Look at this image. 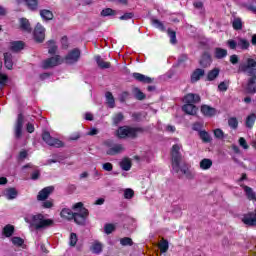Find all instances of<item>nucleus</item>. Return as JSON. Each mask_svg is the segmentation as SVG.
<instances>
[{
  "label": "nucleus",
  "instance_id": "61",
  "mask_svg": "<svg viewBox=\"0 0 256 256\" xmlns=\"http://www.w3.org/2000/svg\"><path fill=\"white\" fill-rule=\"evenodd\" d=\"M44 209H51L53 207V202L51 200H46L42 203Z\"/></svg>",
  "mask_w": 256,
  "mask_h": 256
},
{
  "label": "nucleus",
  "instance_id": "8",
  "mask_svg": "<svg viewBox=\"0 0 256 256\" xmlns=\"http://www.w3.org/2000/svg\"><path fill=\"white\" fill-rule=\"evenodd\" d=\"M80 57H81V51L75 48L70 52H68V54L65 56L64 63H66L67 65H75V63L79 61Z\"/></svg>",
  "mask_w": 256,
  "mask_h": 256
},
{
  "label": "nucleus",
  "instance_id": "63",
  "mask_svg": "<svg viewBox=\"0 0 256 256\" xmlns=\"http://www.w3.org/2000/svg\"><path fill=\"white\" fill-rule=\"evenodd\" d=\"M228 47L230 49H237L238 43L235 40H228Z\"/></svg>",
  "mask_w": 256,
  "mask_h": 256
},
{
  "label": "nucleus",
  "instance_id": "57",
  "mask_svg": "<svg viewBox=\"0 0 256 256\" xmlns=\"http://www.w3.org/2000/svg\"><path fill=\"white\" fill-rule=\"evenodd\" d=\"M219 91H227L229 89V82L223 81L218 85Z\"/></svg>",
  "mask_w": 256,
  "mask_h": 256
},
{
  "label": "nucleus",
  "instance_id": "19",
  "mask_svg": "<svg viewBox=\"0 0 256 256\" xmlns=\"http://www.w3.org/2000/svg\"><path fill=\"white\" fill-rule=\"evenodd\" d=\"M242 188L244 189V193L249 201H256V193L253 188L245 185H242Z\"/></svg>",
  "mask_w": 256,
  "mask_h": 256
},
{
  "label": "nucleus",
  "instance_id": "51",
  "mask_svg": "<svg viewBox=\"0 0 256 256\" xmlns=\"http://www.w3.org/2000/svg\"><path fill=\"white\" fill-rule=\"evenodd\" d=\"M135 192L131 188H127L124 190V199H133Z\"/></svg>",
  "mask_w": 256,
  "mask_h": 256
},
{
  "label": "nucleus",
  "instance_id": "25",
  "mask_svg": "<svg viewBox=\"0 0 256 256\" xmlns=\"http://www.w3.org/2000/svg\"><path fill=\"white\" fill-rule=\"evenodd\" d=\"M105 99L107 107H109V109H115V97H113V93L106 92Z\"/></svg>",
  "mask_w": 256,
  "mask_h": 256
},
{
  "label": "nucleus",
  "instance_id": "1",
  "mask_svg": "<svg viewBox=\"0 0 256 256\" xmlns=\"http://www.w3.org/2000/svg\"><path fill=\"white\" fill-rule=\"evenodd\" d=\"M239 71L247 73L250 77L247 81L245 91L248 95H255L256 93V61L255 59L248 58L246 63L239 65Z\"/></svg>",
  "mask_w": 256,
  "mask_h": 256
},
{
  "label": "nucleus",
  "instance_id": "58",
  "mask_svg": "<svg viewBox=\"0 0 256 256\" xmlns=\"http://www.w3.org/2000/svg\"><path fill=\"white\" fill-rule=\"evenodd\" d=\"M192 129L193 131H198V133H201V131H203V124H201L200 122H196L193 124Z\"/></svg>",
  "mask_w": 256,
  "mask_h": 256
},
{
  "label": "nucleus",
  "instance_id": "10",
  "mask_svg": "<svg viewBox=\"0 0 256 256\" xmlns=\"http://www.w3.org/2000/svg\"><path fill=\"white\" fill-rule=\"evenodd\" d=\"M42 139L50 147H63L62 141L57 138L51 137V134L49 132H43Z\"/></svg>",
  "mask_w": 256,
  "mask_h": 256
},
{
  "label": "nucleus",
  "instance_id": "27",
  "mask_svg": "<svg viewBox=\"0 0 256 256\" xmlns=\"http://www.w3.org/2000/svg\"><path fill=\"white\" fill-rule=\"evenodd\" d=\"M221 70L219 68H214L207 73V81H215L219 77Z\"/></svg>",
  "mask_w": 256,
  "mask_h": 256
},
{
  "label": "nucleus",
  "instance_id": "20",
  "mask_svg": "<svg viewBox=\"0 0 256 256\" xmlns=\"http://www.w3.org/2000/svg\"><path fill=\"white\" fill-rule=\"evenodd\" d=\"M182 111L187 115H197V106H195V104H184Z\"/></svg>",
  "mask_w": 256,
  "mask_h": 256
},
{
  "label": "nucleus",
  "instance_id": "28",
  "mask_svg": "<svg viewBox=\"0 0 256 256\" xmlns=\"http://www.w3.org/2000/svg\"><path fill=\"white\" fill-rule=\"evenodd\" d=\"M4 195H5L6 199L11 201L13 199H17L18 193L15 188H8L4 191Z\"/></svg>",
  "mask_w": 256,
  "mask_h": 256
},
{
  "label": "nucleus",
  "instance_id": "50",
  "mask_svg": "<svg viewBox=\"0 0 256 256\" xmlns=\"http://www.w3.org/2000/svg\"><path fill=\"white\" fill-rule=\"evenodd\" d=\"M101 15H102V17H111V16L115 15V10H113L111 8H106V9L102 10Z\"/></svg>",
  "mask_w": 256,
  "mask_h": 256
},
{
  "label": "nucleus",
  "instance_id": "11",
  "mask_svg": "<svg viewBox=\"0 0 256 256\" xmlns=\"http://www.w3.org/2000/svg\"><path fill=\"white\" fill-rule=\"evenodd\" d=\"M34 39L37 43H43L45 41V28L41 23H37L34 29Z\"/></svg>",
  "mask_w": 256,
  "mask_h": 256
},
{
  "label": "nucleus",
  "instance_id": "7",
  "mask_svg": "<svg viewBox=\"0 0 256 256\" xmlns=\"http://www.w3.org/2000/svg\"><path fill=\"white\" fill-rule=\"evenodd\" d=\"M105 145L106 147H108V149L106 150V155H120V153H123V151H125V146L121 143H113L111 140H108L105 142Z\"/></svg>",
  "mask_w": 256,
  "mask_h": 256
},
{
  "label": "nucleus",
  "instance_id": "49",
  "mask_svg": "<svg viewBox=\"0 0 256 256\" xmlns=\"http://www.w3.org/2000/svg\"><path fill=\"white\" fill-rule=\"evenodd\" d=\"M120 245H122L123 247H131V245H133V240L129 237H124L120 240Z\"/></svg>",
  "mask_w": 256,
  "mask_h": 256
},
{
  "label": "nucleus",
  "instance_id": "30",
  "mask_svg": "<svg viewBox=\"0 0 256 256\" xmlns=\"http://www.w3.org/2000/svg\"><path fill=\"white\" fill-rule=\"evenodd\" d=\"M95 61L100 69H109V67H111V63L105 62L101 59V56H96Z\"/></svg>",
  "mask_w": 256,
  "mask_h": 256
},
{
  "label": "nucleus",
  "instance_id": "64",
  "mask_svg": "<svg viewBox=\"0 0 256 256\" xmlns=\"http://www.w3.org/2000/svg\"><path fill=\"white\" fill-rule=\"evenodd\" d=\"M185 61H187V55L185 54L180 55V57L178 58V65L185 63Z\"/></svg>",
  "mask_w": 256,
  "mask_h": 256
},
{
  "label": "nucleus",
  "instance_id": "32",
  "mask_svg": "<svg viewBox=\"0 0 256 256\" xmlns=\"http://www.w3.org/2000/svg\"><path fill=\"white\" fill-rule=\"evenodd\" d=\"M232 26L235 31H241V29H243V21L241 20V18L235 17L232 20Z\"/></svg>",
  "mask_w": 256,
  "mask_h": 256
},
{
  "label": "nucleus",
  "instance_id": "54",
  "mask_svg": "<svg viewBox=\"0 0 256 256\" xmlns=\"http://www.w3.org/2000/svg\"><path fill=\"white\" fill-rule=\"evenodd\" d=\"M112 231H115V226H113V224H106L104 226V232L106 233V235H111Z\"/></svg>",
  "mask_w": 256,
  "mask_h": 256
},
{
  "label": "nucleus",
  "instance_id": "14",
  "mask_svg": "<svg viewBox=\"0 0 256 256\" xmlns=\"http://www.w3.org/2000/svg\"><path fill=\"white\" fill-rule=\"evenodd\" d=\"M183 101L185 105H195V103H199V101H201V96H199V94L189 93L184 96Z\"/></svg>",
  "mask_w": 256,
  "mask_h": 256
},
{
  "label": "nucleus",
  "instance_id": "62",
  "mask_svg": "<svg viewBox=\"0 0 256 256\" xmlns=\"http://www.w3.org/2000/svg\"><path fill=\"white\" fill-rule=\"evenodd\" d=\"M230 62L232 63V65H237L239 63V56L233 54L232 56H230Z\"/></svg>",
  "mask_w": 256,
  "mask_h": 256
},
{
  "label": "nucleus",
  "instance_id": "24",
  "mask_svg": "<svg viewBox=\"0 0 256 256\" xmlns=\"http://www.w3.org/2000/svg\"><path fill=\"white\" fill-rule=\"evenodd\" d=\"M4 65L6 69H13V55L9 52L4 53Z\"/></svg>",
  "mask_w": 256,
  "mask_h": 256
},
{
  "label": "nucleus",
  "instance_id": "59",
  "mask_svg": "<svg viewBox=\"0 0 256 256\" xmlns=\"http://www.w3.org/2000/svg\"><path fill=\"white\" fill-rule=\"evenodd\" d=\"M102 169L104 171H113V164L111 162H106L102 164Z\"/></svg>",
  "mask_w": 256,
  "mask_h": 256
},
{
  "label": "nucleus",
  "instance_id": "15",
  "mask_svg": "<svg viewBox=\"0 0 256 256\" xmlns=\"http://www.w3.org/2000/svg\"><path fill=\"white\" fill-rule=\"evenodd\" d=\"M204 76H205V70H203L201 68H197L191 74L190 81H191V83H197V81H200L201 77H204Z\"/></svg>",
  "mask_w": 256,
  "mask_h": 256
},
{
  "label": "nucleus",
  "instance_id": "26",
  "mask_svg": "<svg viewBox=\"0 0 256 256\" xmlns=\"http://www.w3.org/2000/svg\"><path fill=\"white\" fill-rule=\"evenodd\" d=\"M213 167V160L209 158H204L200 161V169L207 171Z\"/></svg>",
  "mask_w": 256,
  "mask_h": 256
},
{
  "label": "nucleus",
  "instance_id": "46",
  "mask_svg": "<svg viewBox=\"0 0 256 256\" xmlns=\"http://www.w3.org/2000/svg\"><path fill=\"white\" fill-rule=\"evenodd\" d=\"M123 119H124L123 113H118V114L114 115L112 118L113 125H115V126L119 125V123H121V121H123Z\"/></svg>",
  "mask_w": 256,
  "mask_h": 256
},
{
  "label": "nucleus",
  "instance_id": "33",
  "mask_svg": "<svg viewBox=\"0 0 256 256\" xmlns=\"http://www.w3.org/2000/svg\"><path fill=\"white\" fill-rule=\"evenodd\" d=\"M40 17H42L44 21H51V19H53V12H51V10L46 9L41 10Z\"/></svg>",
  "mask_w": 256,
  "mask_h": 256
},
{
  "label": "nucleus",
  "instance_id": "34",
  "mask_svg": "<svg viewBox=\"0 0 256 256\" xmlns=\"http://www.w3.org/2000/svg\"><path fill=\"white\" fill-rule=\"evenodd\" d=\"M214 55L216 59H225V57H227V50L223 48H215Z\"/></svg>",
  "mask_w": 256,
  "mask_h": 256
},
{
  "label": "nucleus",
  "instance_id": "55",
  "mask_svg": "<svg viewBox=\"0 0 256 256\" xmlns=\"http://www.w3.org/2000/svg\"><path fill=\"white\" fill-rule=\"evenodd\" d=\"M8 77L5 74H0V89H2V87H5V85H7V81H8Z\"/></svg>",
  "mask_w": 256,
  "mask_h": 256
},
{
  "label": "nucleus",
  "instance_id": "35",
  "mask_svg": "<svg viewBox=\"0 0 256 256\" xmlns=\"http://www.w3.org/2000/svg\"><path fill=\"white\" fill-rule=\"evenodd\" d=\"M48 45V53L50 55H55V53H57V43L55 42V40H49L47 42Z\"/></svg>",
  "mask_w": 256,
  "mask_h": 256
},
{
  "label": "nucleus",
  "instance_id": "22",
  "mask_svg": "<svg viewBox=\"0 0 256 256\" xmlns=\"http://www.w3.org/2000/svg\"><path fill=\"white\" fill-rule=\"evenodd\" d=\"M132 77H134V79H136V81H139L140 83H152V79L151 77H148L146 75H143L141 73H133Z\"/></svg>",
  "mask_w": 256,
  "mask_h": 256
},
{
  "label": "nucleus",
  "instance_id": "23",
  "mask_svg": "<svg viewBox=\"0 0 256 256\" xmlns=\"http://www.w3.org/2000/svg\"><path fill=\"white\" fill-rule=\"evenodd\" d=\"M60 216L62 219H67V221H71L73 217L75 216V213H73L72 209L69 208H63L60 212Z\"/></svg>",
  "mask_w": 256,
  "mask_h": 256
},
{
  "label": "nucleus",
  "instance_id": "5",
  "mask_svg": "<svg viewBox=\"0 0 256 256\" xmlns=\"http://www.w3.org/2000/svg\"><path fill=\"white\" fill-rule=\"evenodd\" d=\"M181 144H175L172 146V171L173 173H179L181 163Z\"/></svg>",
  "mask_w": 256,
  "mask_h": 256
},
{
  "label": "nucleus",
  "instance_id": "18",
  "mask_svg": "<svg viewBox=\"0 0 256 256\" xmlns=\"http://www.w3.org/2000/svg\"><path fill=\"white\" fill-rule=\"evenodd\" d=\"M199 63H200V66H201V67H204V68L209 67V66L211 65V63H212L211 54H209V52H205V53L202 55V57H201Z\"/></svg>",
  "mask_w": 256,
  "mask_h": 256
},
{
  "label": "nucleus",
  "instance_id": "37",
  "mask_svg": "<svg viewBox=\"0 0 256 256\" xmlns=\"http://www.w3.org/2000/svg\"><path fill=\"white\" fill-rule=\"evenodd\" d=\"M120 167L123 171L131 170V160L125 158L120 162Z\"/></svg>",
  "mask_w": 256,
  "mask_h": 256
},
{
  "label": "nucleus",
  "instance_id": "41",
  "mask_svg": "<svg viewBox=\"0 0 256 256\" xmlns=\"http://www.w3.org/2000/svg\"><path fill=\"white\" fill-rule=\"evenodd\" d=\"M11 241H12V244L15 245V247H22L23 243H25L23 238L17 237V236L12 237Z\"/></svg>",
  "mask_w": 256,
  "mask_h": 256
},
{
  "label": "nucleus",
  "instance_id": "9",
  "mask_svg": "<svg viewBox=\"0 0 256 256\" xmlns=\"http://www.w3.org/2000/svg\"><path fill=\"white\" fill-rule=\"evenodd\" d=\"M61 63H63V60L61 59V56L57 55L42 61L41 67L42 69H51L52 67L61 65Z\"/></svg>",
  "mask_w": 256,
  "mask_h": 256
},
{
  "label": "nucleus",
  "instance_id": "16",
  "mask_svg": "<svg viewBox=\"0 0 256 256\" xmlns=\"http://www.w3.org/2000/svg\"><path fill=\"white\" fill-rule=\"evenodd\" d=\"M201 113H203L205 117H214V115H217V110L209 105H202Z\"/></svg>",
  "mask_w": 256,
  "mask_h": 256
},
{
  "label": "nucleus",
  "instance_id": "17",
  "mask_svg": "<svg viewBox=\"0 0 256 256\" xmlns=\"http://www.w3.org/2000/svg\"><path fill=\"white\" fill-rule=\"evenodd\" d=\"M255 121H256V114L255 113L249 114L244 121V125L246 129H253V127L255 126Z\"/></svg>",
  "mask_w": 256,
  "mask_h": 256
},
{
  "label": "nucleus",
  "instance_id": "29",
  "mask_svg": "<svg viewBox=\"0 0 256 256\" xmlns=\"http://www.w3.org/2000/svg\"><path fill=\"white\" fill-rule=\"evenodd\" d=\"M19 22L22 31H25L26 33H31V24L29 23V20L27 18H21Z\"/></svg>",
  "mask_w": 256,
  "mask_h": 256
},
{
  "label": "nucleus",
  "instance_id": "60",
  "mask_svg": "<svg viewBox=\"0 0 256 256\" xmlns=\"http://www.w3.org/2000/svg\"><path fill=\"white\" fill-rule=\"evenodd\" d=\"M239 145L243 147V149H249V145H247V141L243 137L239 138Z\"/></svg>",
  "mask_w": 256,
  "mask_h": 256
},
{
  "label": "nucleus",
  "instance_id": "40",
  "mask_svg": "<svg viewBox=\"0 0 256 256\" xmlns=\"http://www.w3.org/2000/svg\"><path fill=\"white\" fill-rule=\"evenodd\" d=\"M25 4L27 5L28 9H30V11H37V0H25Z\"/></svg>",
  "mask_w": 256,
  "mask_h": 256
},
{
  "label": "nucleus",
  "instance_id": "12",
  "mask_svg": "<svg viewBox=\"0 0 256 256\" xmlns=\"http://www.w3.org/2000/svg\"><path fill=\"white\" fill-rule=\"evenodd\" d=\"M242 222L248 227H256V211L244 214Z\"/></svg>",
  "mask_w": 256,
  "mask_h": 256
},
{
  "label": "nucleus",
  "instance_id": "52",
  "mask_svg": "<svg viewBox=\"0 0 256 256\" xmlns=\"http://www.w3.org/2000/svg\"><path fill=\"white\" fill-rule=\"evenodd\" d=\"M214 136L216 139H225V133L220 128L214 130Z\"/></svg>",
  "mask_w": 256,
  "mask_h": 256
},
{
  "label": "nucleus",
  "instance_id": "36",
  "mask_svg": "<svg viewBox=\"0 0 256 256\" xmlns=\"http://www.w3.org/2000/svg\"><path fill=\"white\" fill-rule=\"evenodd\" d=\"M91 251L93 253H95L96 255H99V253H101V251H103V245L100 242L95 241L92 244Z\"/></svg>",
  "mask_w": 256,
  "mask_h": 256
},
{
  "label": "nucleus",
  "instance_id": "21",
  "mask_svg": "<svg viewBox=\"0 0 256 256\" xmlns=\"http://www.w3.org/2000/svg\"><path fill=\"white\" fill-rule=\"evenodd\" d=\"M25 47V43L23 41H13L10 43V49L14 53H19V51H23Z\"/></svg>",
  "mask_w": 256,
  "mask_h": 256
},
{
  "label": "nucleus",
  "instance_id": "39",
  "mask_svg": "<svg viewBox=\"0 0 256 256\" xmlns=\"http://www.w3.org/2000/svg\"><path fill=\"white\" fill-rule=\"evenodd\" d=\"M228 126L230 129H237L239 127V120H237V117H230L228 119Z\"/></svg>",
  "mask_w": 256,
  "mask_h": 256
},
{
  "label": "nucleus",
  "instance_id": "43",
  "mask_svg": "<svg viewBox=\"0 0 256 256\" xmlns=\"http://www.w3.org/2000/svg\"><path fill=\"white\" fill-rule=\"evenodd\" d=\"M199 137L202 139V141H204V143H209L211 141V136L207 133V131H200Z\"/></svg>",
  "mask_w": 256,
  "mask_h": 256
},
{
  "label": "nucleus",
  "instance_id": "2",
  "mask_svg": "<svg viewBox=\"0 0 256 256\" xmlns=\"http://www.w3.org/2000/svg\"><path fill=\"white\" fill-rule=\"evenodd\" d=\"M25 221L36 231H44L53 225V219H47L43 214L33 215L30 220L26 218Z\"/></svg>",
  "mask_w": 256,
  "mask_h": 256
},
{
  "label": "nucleus",
  "instance_id": "13",
  "mask_svg": "<svg viewBox=\"0 0 256 256\" xmlns=\"http://www.w3.org/2000/svg\"><path fill=\"white\" fill-rule=\"evenodd\" d=\"M53 191H55V188L53 186L45 187L38 193L37 200L45 201L46 199L49 198V195H51Z\"/></svg>",
  "mask_w": 256,
  "mask_h": 256
},
{
  "label": "nucleus",
  "instance_id": "44",
  "mask_svg": "<svg viewBox=\"0 0 256 256\" xmlns=\"http://www.w3.org/2000/svg\"><path fill=\"white\" fill-rule=\"evenodd\" d=\"M238 47L242 50H247L249 49V41H247L246 39L240 38L238 40Z\"/></svg>",
  "mask_w": 256,
  "mask_h": 256
},
{
  "label": "nucleus",
  "instance_id": "56",
  "mask_svg": "<svg viewBox=\"0 0 256 256\" xmlns=\"http://www.w3.org/2000/svg\"><path fill=\"white\" fill-rule=\"evenodd\" d=\"M77 241H78L77 234L71 233L70 234V242H69L71 247H75V245H77Z\"/></svg>",
  "mask_w": 256,
  "mask_h": 256
},
{
  "label": "nucleus",
  "instance_id": "45",
  "mask_svg": "<svg viewBox=\"0 0 256 256\" xmlns=\"http://www.w3.org/2000/svg\"><path fill=\"white\" fill-rule=\"evenodd\" d=\"M168 37L172 45H175L177 43V33H175V31L168 29Z\"/></svg>",
  "mask_w": 256,
  "mask_h": 256
},
{
  "label": "nucleus",
  "instance_id": "42",
  "mask_svg": "<svg viewBox=\"0 0 256 256\" xmlns=\"http://www.w3.org/2000/svg\"><path fill=\"white\" fill-rule=\"evenodd\" d=\"M159 249L161 253H167L169 251V242L167 240H163L159 243Z\"/></svg>",
  "mask_w": 256,
  "mask_h": 256
},
{
  "label": "nucleus",
  "instance_id": "4",
  "mask_svg": "<svg viewBox=\"0 0 256 256\" xmlns=\"http://www.w3.org/2000/svg\"><path fill=\"white\" fill-rule=\"evenodd\" d=\"M137 133H143V128L121 126L117 130V137H119V139H127V137L134 139V137H137Z\"/></svg>",
  "mask_w": 256,
  "mask_h": 256
},
{
  "label": "nucleus",
  "instance_id": "3",
  "mask_svg": "<svg viewBox=\"0 0 256 256\" xmlns=\"http://www.w3.org/2000/svg\"><path fill=\"white\" fill-rule=\"evenodd\" d=\"M73 209L74 211H78V212L74 213V217L72 219H74L77 225H85V221H87V217L89 215V210H87L86 208H83L82 202H78L74 204Z\"/></svg>",
  "mask_w": 256,
  "mask_h": 256
},
{
  "label": "nucleus",
  "instance_id": "47",
  "mask_svg": "<svg viewBox=\"0 0 256 256\" xmlns=\"http://www.w3.org/2000/svg\"><path fill=\"white\" fill-rule=\"evenodd\" d=\"M152 25L156 29H159L160 31H165V26L163 25V22L159 21L158 19L152 20Z\"/></svg>",
  "mask_w": 256,
  "mask_h": 256
},
{
  "label": "nucleus",
  "instance_id": "6",
  "mask_svg": "<svg viewBox=\"0 0 256 256\" xmlns=\"http://www.w3.org/2000/svg\"><path fill=\"white\" fill-rule=\"evenodd\" d=\"M23 123V114H18L13 126V135L16 141H21V139H23Z\"/></svg>",
  "mask_w": 256,
  "mask_h": 256
},
{
  "label": "nucleus",
  "instance_id": "48",
  "mask_svg": "<svg viewBox=\"0 0 256 256\" xmlns=\"http://www.w3.org/2000/svg\"><path fill=\"white\" fill-rule=\"evenodd\" d=\"M63 159H61V156L59 154H54L53 159L47 160L46 165H51L53 163H61Z\"/></svg>",
  "mask_w": 256,
  "mask_h": 256
},
{
  "label": "nucleus",
  "instance_id": "31",
  "mask_svg": "<svg viewBox=\"0 0 256 256\" xmlns=\"http://www.w3.org/2000/svg\"><path fill=\"white\" fill-rule=\"evenodd\" d=\"M2 233L5 237H12L13 233H15V227L11 224H8L3 228Z\"/></svg>",
  "mask_w": 256,
  "mask_h": 256
},
{
  "label": "nucleus",
  "instance_id": "38",
  "mask_svg": "<svg viewBox=\"0 0 256 256\" xmlns=\"http://www.w3.org/2000/svg\"><path fill=\"white\" fill-rule=\"evenodd\" d=\"M133 95L138 101H143L145 99V94L139 88H133Z\"/></svg>",
  "mask_w": 256,
  "mask_h": 256
},
{
  "label": "nucleus",
  "instance_id": "53",
  "mask_svg": "<svg viewBox=\"0 0 256 256\" xmlns=\"http://www.w3.org/2000/svg\"><path fill=\"white\" fill-rule=\"evenodd\" d=\"M134 16H135V14H133V12H127L124 15L120 16V20L121 21H129V19H133Z\"/></svg>",
  "mask_w": 256,
  "mask_h": 256
}]
</instances>
